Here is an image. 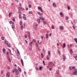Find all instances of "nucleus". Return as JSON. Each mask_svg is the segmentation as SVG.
<instances>
[{
	"instance_id": "4",
	"label": "nucleus",
	"mask_w": 77,
	"mask_h": 77,
	"mask_svg": "<svg viewBox=\"0 0 77 77\" xmlns=\"http://www.w3.org/2000/svg\"><path fill=\"white\" fill-rule=\"evenodd\" d=\"M60 30H63L64 29L63 26H60Z\"/></svg>"
},
{
	"instance_id": "36",
	"label": "nucleus",
	"mask_w": 77,
	"mask_h": 77,
	"mask_svg": "<svg viewBox=\"0 0 77 77\" xmlns=\"http://www.w3.org/2000/svg\"><path fill=\"white\" fill-rule=\"evenodd\" d=\"M43 24H47V23H46V22L44 21L43 22Z\"/></svg>"
},
{
	"instance_id": "55",
	"label": "nucleus",
	"mask_w": 77,
	"mask_h": 77,
	"mask_svg": "<svg viewBox=\"0 0 77 77\" xmlns=\"http://www.w3.org/2000/svg\"><path fill=\"white\" fill-rule=\"evenodd\" d=\"M52 69V68H51L49 69V70L50 71H51Z\"/></svg>"
},
{
	"instance_id": "15",
	"label": "nucleus",
	"mask_w": 77,
	"mask_h": 77,
	"mask_svg": "<svg viewBox=\"0 0 77 77\" xmlns=\"http://www.w3.org/2000/svg\"><path fill=\"white\" fill-rule=\"evenodd\" d=\"M12 29H13V30H14V28H15V26L14 25H12Z\"/></svg>"
},
{
	"instance_id": "50",
	"label": "nucleus",
	"mask_w": 77,
	"mask_h": 77,
	"mask_svg": "<svg viewBox=\"0 0 77 77\" xmlns=\"http://www.w3.org/2000/svg\"><path fill=\"white\" fill-rule=\"evenodd\" d=\"M33 41L34 42H36V40L35 39H33Z\"/></svg>"
},
{
	"instance_id": "28",
	"label": "nucleus",
	"mask_w": 77,
	"mask_h": 77,
	"mask_svg": "<svg viewBox=\"0 0 77 77\" xmlns=\"http://www.w3.org/2000/svg\"><path fill=\"white\" fill-rule=\"evenodd\" d=\"M37 21L39 23H40V19H38Z\"/></svg>"
},
{
	"instance_id": "13",
	"label": "nucleus",
	"mask_w": 77,
	"mask_h": 77,
	"mask_svg": "<svg viewBox=\"0 0 77 77\" xmlns=\"http://www.w3.org/2000/svg\"><path fill=\"white\" fill-rule=\"evenodd\" d=\"M63 60H65V59H66V57L64 55L63 56Z\"/></svg>"
},
{
	"instance_id": "17",
	"label": "nucleus",
	"mask_w": 77,
	"mask_h": 77,
	"mask_svg": "<svg viewBox=\"0 0 77 77\" xmlns=\"http://www.w3.org/2000/svg\"><path fill=\"white\" fill-rule=\"evenodd\" d=\"M74 40L75 41V42H76V43H77V38H75L74 39Z\"/></svg>"
},
{
	"instance_id": "21",
	"label": "nucleus",
	"mask_w": 77,
	"mask_h": 77,
	"mask_svg": "<svg viewBox=\"0 0 77 77\" xmlns=\"http://www.w3.org/2000/svg\"><path fill=\"white\" fill-rule=\"evenodd\" d=\"M33 44V42H30L29 44V46H30L31 45H32Z\"/></svg>"
},
{
	"instance_id": "20",
	"label": "nucleus",
	"mask_w": 77,
	"mask_h": 77,
	"mask_svg": "<svg viewBox=\"0 0 77 77\" xmlns=\"http://www.w3.org/2000/svg\"><path fill=\"white\" fill-rule=\"evenodd\" d=\"M18 69L20 72H21V68H18Z\"/></svg>"
},
{
	"instance_id": "62",
	"label": "nucleus",
	"mask_w": 77,
	"mask_h": 77,
	"mask_svg": "<svg viewBox=\"0 0 77 77\" xmlns=\"http://www.w3.org/2000/svg\"><path fill=\"white\" fill-rule=\"evenodd\" d=\"M40 14V12H38V15H41V14Z\"/></svg>"
},
{
	"instance_id": "48",
	"label": "nucleus",
	"mask_w": 77,
	"mask_h": 77,
	"mask_svg": "<svg viewBox=\"0 0 77 77\" xmlns=\"http://www.w3.org/2000/svg\"><path fill=\"white\" fill-rule=\"evenodd\" d=\"M29 14H32V13L31 11H29Z\"/></svg>"
},
{
	"instance_id": "38",
	"label": "nucleus",
	"mask_w": 77,
	"mask_h": 77,
	"mask_svg": "<svg viewBox=\"0 0 77 77\" xmlns=\"http://www.w3.org/2000/svg\"><path fill=\"white\" fill-rule=\"evenodd\" d=\"M42 67H40L39 69L40 70H41L42 69Z\"/></svg>"
},
{
	"instance_id": "35",
	"label": "nucleus",
	"mask_w": 77,
	"mask_h": 77,
	"mask_svg": "<svg viewBox=\"0 0 77 77\" xmlns=\"http://www.w3.org/2000/svg\"><path fill=\"white\" fill-rule=\"evenodd\" d=\"M70 53H71V54H72V50H70Z\"/></svg>"
},
{
	"instance_id": "39",
	"label": "nucleus",
	"mask_w": 77,
	"mask_h": 77,
	"mask_svg": "<svg viewBox=\"0 0 77 77\" xmlns=\"http://www.w3.org/2000/svg\"><path fill=\"white\" fill-rule=\"evenodd\" d=\"M72 27L74 30H75V27L74 26V25H73L72 26Z\"/></svg>"
},
{
	"instance_id": "59",
	"label": "nucleus",
	"mask_w": 77,
	"mask_h": 77,
	"mask_svg": "<svg viewBox=\"0 0 77 77\" xmlns=\"http://www.w3.org/2000/svg\"><path fill=\"white\" fill-rule=\"evenodd\" d=\"M46 59H47V60H49V57H47Z\"/></svg>"
},
{
	"instance_id": "22",
	"label": "nucleus",
	"mask_w": 77,
	"mask_h": 77,
	"mask_svg": "<svg viewBox=\"0 0 77 77\" xmlns=\"http://www.w3.org/2000/svg\"><path fill=\"white\" fill-rule=\"evenodd\" d=\"M25 36V38H27V34H25L24 35Z\"/></svg>"
},
{
	"instance_id": "34",
	"label": "nucleus",
	"mask_w": 77,
	"mask_h": 77,
	"mask_svg": "<svg viewBox=\"0 0 77 77\" xmlns=\"http://www.w3.org/2000/svg\"><path fill=\"white\" fill-rule=\"evenodd\" d=\"M48 54L50 56V51H48Z\"/></svg>"
},
{
	"instance_id": "8",
	"label": "nucleus",
	"mask_w": 77,
	"mask_h": 77,
	"mask_svg": "<svg viewBox=\"0 0 77 77\" xmlns=\"http://www.w3.org/2000/svg\"><path fill=\"white\" fill-rule=\"evenodd\" d=\"M60 14L61 17H63V15H64L63 14H62V12H60Z\"/></svg>"
},
{
	"instance_id": "60",
	"label": "nucleus",
	"mask_w": 77,
	"mask_h": 77,
	"mask_svg": "<svg viewBox=\"0 0 77 77\" xmlns=\"http://www.w3.org/2000/svg\"><path fill=\"white\" fill-rule=\"evenodd\" d=\"M19 10H21V7L19 8Z\"/></svg>"
},
{
	"instance_id": "26",
	"label": "nucleus",
	"mask_w": 77,
	"mask_h": 77,
	"mask_svg": "<svg viewBox=\"0 0 77 77\" xmlns=\"http://www.w3.org/2000/svg\"><path fill=\"white\" fill-rule=\"evenodd\" d=\"M21 30H23V26H21Z\"/></svg>"
},
{
	"instance_id": "43",
	"label": "nucleus",
	"mask_w": 77,
	"mask_h": 77,
	"mask_svg": "<svg viewBox=\"0 0 77 77\" xmlns=\"http://www.w3.org/2000/svg\"><path fill=\"white\" fill-rule=\"evenodd\" d=\"M9 52H7V56H9Z\"/></svg>"
},
{
	"instance_id": "40",
	"label": "nucleus",
	"mask_w": 77,
	"mask_h": 77,
	"mask_svg": "<svg viewBox=\"0 0 77 77\" xmlns=\"http://www.w3.org/2000/svg\"><path fill=\"white\" fill-rule=\"evenodd\" d=\"M8 60V61L10 62H11V58H9Z\"/></svg>"
},
{
	"instance_id": "27",
	"label": "nucleus",
	"mask_w": 77,
	"mask_h": 77,
	"mask_svg": "<svg viewBox=\"0 0 77 77\" xmlns=\"http://www.w3.org/2000/svg\"><path fill=\"white\" fill-rule=\"evenodd\" d=\"M67 8L68 10H69L70 9H71V7H70L68 6H67Z\"/></svg>"
},
{
	"instance_id": "24",
	"label": "nucleus",
	"mask_w": 77,
	"mask_h": 77,
	"mask_svg": "<svg viewBox=\"0 0 77 77\" xmlns=\"http://www.w3.org/2000/svg\"><path fill=\"white\" fill-rule=\"evenodd\" d=\"M1 39L2 40H4L5 39V38L3 37H1Z\"/></svg>"
},
{
	"instance_id": "3",
	"label": "nucleus",
	"mask_w": 77,
	"mask_h": 77,
	"mask_svg": "<svg viewBox=\"0 0 77 77\" xmlns=\"http://www.w3.org/2000/svg\"><path fill=\"white\" fill-rule=\"evenodd\" d=\"M19 18H20V19H21V13H20V12H19Z\"/></svg>"
},
{
	"instance_id": "44",
	"label": "nucleus",
	"mask_w": 77,
	"mask_h": 77,
	"mask_svg": "<svg viewBox=\"0 0 77 77\" xmlns=\"http://www.w3.org/2000/svg\"><path fill=\"white\" fill-rule=\"evenodd\" d=\"M75 59L77 60V56H76V57H75Z\"/></svg>"
},
{
	"instance_id": "2",
	"label": "nucleus",
	"mask_w": 77,
	"mask_h": 77,
	"mask_svg": "<svg viewBox=\"0 0 77 77\" xmlns=\"http://www.w3.org/2000/svg\"><path fill=\"white\" fill-rule=\"evenodd\" d=\"M10 74L9 72H8L6 75V77H10Z\"/></svg>"
},
{
	"instance_id": "5",
	"label": "nucleus",
	"mask_w": 77,
	"mask_h": 77,
	"mask_svg": "<svg viewBox=\"0 0 77 77\" xmlns=\"http://www.w3.org/2000/svg\"><path fill=\"white\" fill-rule=\"evenodd\" d=\"M53 7H57V5H56V3H53Z\"/></svg>"
},
{
	"instance_id": "51",
	"label": "nucleus",
	"mask_w": 77,
	"mask_h": 77,
	"mask_svg": "<svg viewBox=\"0 0 77 77\" xmlns=\"http://www.w3.org/2000/svg\"><path fill=\"white\" fill-rule=\"evenodd\" d=\"M7 68H8V70H9L10 69V67L9 66H8Z\"/></svg>"
},
{
	"instance_id": "41",
	"label": "nucleus",
	"mask_w": 77,
	"mask_h": 77,
	"mask_svg": "<svg viewBox=\"0 0 77 77\" xmlns=\"http://www.w3.org/2000/svg\"><path fill=\"white\" fill-rule=\"evenodd\" d=\"M72 69H75V66H72Z\"/></svg>"
},
{
	"instance_id": "49",
	"label": "nucleus",
	"mask_w": 77,
	"mask_h": 77,
	"mask_svg": "<svg viewBox=\"0 0 77 77\" xmlns=\"http://www.w3.org/2000/svg\"><path fill=\"white\" fill-rule=\"evenodd\" d=\"M37 42L38 44H41V43H39V40H38Z\"/></svg>"
},
{
	"instance_id": "12",
	"label": "nucleus",
	"mask_w": 77,
	"mask_h": 77,
	"mask_svg": "<svg viewBox=\"0 0 77 77\" xmlns=\"http://www.w3.org/2000/svg\"><path fill=\"white\" fill-rule=\"evenodd\" d=\"M46 39H48V34H46Z\"/></svg>"
},
{
	"instance_id": "45",
	"label": "nucleus",
	"mask_w": 77,
	"mask_h": 77,
	"mask_svg": "<svg viewBox=\"0 0 77 77\" xmlns=\"http://www.w3.org/2000/svg\"><path fill=\"white\" fill-rule=\"evenodd\" d=\"M68 19H69V18H68V17H66V20H68Z\"/></svg>"
},
{
	"instance_id": "46",
	"label": "nucleus",
	"mask_w": 77,
	"mask_h": 77,
	"mask_svg": "<svg viewBox=\"0 0 77 77\" xmlns=\"http://www.w3.org/2000/svg\"><path fill=\"white\" fill-rule=\"evenodd\" d=\"M7 57L8 59H9L11 58L10 57H9V56H7Z\"/></svg>"
},
{
	"instance_id": "47",
	"label": "nucleus",
	"mask_w": 77,
	"mask_h": 77,
	"mask_svg": "<svg viewBox=\"0 0 77 77\" xmlns=\"http://www.w3.org/2000/svg\"><path fill=\"white\" fill-rule=\"evenodd\" d=\"M14 67L15 68H17V65L15 64L14 65Z\"/></svg>"
},
{
	"instance_id": "32",
	"label": "nucleus",
	"mask_w": 77,
	"mask_h": 77,
	"mask_svg": "<svg viewBox=\"0 0 77 77\" xmlns=\"http://www.w3.org/2000/svg\"><path fill=\"white\" fill-rule=\"evenodd\" d=\"M2 50H3V51H6V50H5V49L4 48H3L2 49Z\"/></svg>"
},
{
	"instance_id": "29",
	"label": "nucleus",
	"mask_w": 77,
	"mask_h": 77,
	"mask_svg": "<svg viewBox=\"0 0 77 77\" xmlns=\"http://www.w3.org/2000/svg\"><path fill=\"white\" fill-rule=\"evenodd\" d=\"M29 8H31V7H32V6L31 5L29 4Z\"/></svg>"
},
{
	"instance_id": "1",
	"label": "nucleus",
	"mask_w": 77,
	"mask_h": 77,
	"mask_svg": "<svg viewBox=\"0 0 77 77\" xmlns=\"http://www.w3.org/2000/svg\"><path fill=\"white\" fill-rule=\"evenodd\" d=\"M74 72L73 73V75H77V69H75L74 70Z\"/></svg>"
},
{
	"instance_id": "14",
	"label": "nucleus",
	"mask_w": 77,
	"mask_h": 77,
	"mask_svg": "<svg viewBox=\"0 0 77 77\" xmlns=\"http://www.w3.org/2000/svg\"><path fill=\"white\" fill-rule=\"evenodd\" d=\"M39 19H40V20H45V18H44V17H39Z\"/></svg>"
},
{
	"instance_id": "10",
	"label": "nucleus",
	"mask_w": 77,
	"mask_h": 77,
	"mask_svg": "<svg viewBox=\"0 0 77 77\" xmlns=\"http://www.w3.org/2000/svg\"><path fill=\"white\" fill-rule=\"evenodd\" d=\"M23 20H27L26 17L25 16H23Z\"/></svg>"
},
{
	"instance_id": "61",
	"label": "nucleus",
	"mask_w": 77,
	"mask_h": 77,
	"mask_svg": "<svg viewBox=\"0 0 77 77\" xmlns=\"http://www.w3.org/2000/svg\"><path fill=\"white\" fill-rule=\"evenodd\" d=\"M3 53L4 54H6V52L5 51H3Z\"/></svg>"
},
{
	"instance_id": "25",
	"label": "nucleus",
	"mask_w": 77,
	"mask_h": 77,
	"mask_svg": "<svg viewBox=\"0 0 77 77\" xmlns=\"http://www.w3.org/2000/svg\"><path fill=\"white\" fill-rule=\"evenodd\" d=\"M38 9H39V10H40L41 9H42V8L41 7H38Z\"/></svg>"
},
{
	"instance_id": "42",
	"label": "nucleus",
	"mask_w": 77,
	"mask_h": 77,
	"mask_svg": "<svg viewBox=\"0 0 77 77\" xmlns=\"http://www.w3.org/2000/svg\"><path fill=\"white\" fill-rule=\"evenodd\" d=\"M57 74H59V71H57Z\"/></svg>"
},
{
	"instance_id": "23",
	"label": "nucleus",
	"mask_w": 77,
	"mask_h": 77,
	"mask_svg": "<svg viewBox=\"0 0 77 77\" xmlns=\"http://www.w3.org/2000/svg\"><path fill=\"white\" fill-rule=\"evenodd\" d=\"M69 69H70V70H72V66H69Z\"/></svg>"
},
{
	"instance_id": "6",
	"label": "nucleus",
	"mask_w": 77,
	"mask_h": 77,
	"mask_svg": "<svg viewBox=\"0 0 77 77\" xmlns=\"http://www.w3.org/2000/svg\"><path fill=\"white\" fill-rule=\"evenodd\" d=\"M21 63L22 65V66H24V63L23 62V59H21Z\"/></svg>"
},
{
	"instance_id": "37",
	"label": "nucleus",
	"mask_w": 77,
	"mask_h": 77,
	"mask_svg": "<svg viewBox=\"0 0 77 77\" xmlns=\"http://www.w3.org/2000/svg\"><path fill=\"white\" fill-rule=\"evenodd\" d=\"M20 25H22V21L21 20H20Z\"/></svg>"
},
{
	"instance_id": "18",
	"label": "nucleus",
	"mask_w": 77,
	"mask_h": 77,
	"mask_svg": "<svg viewBox=\"0 0 77 77\" xmlns=\"http://www.w3.org/2000/svg\"><path fill=\"white\" fill-rule=\"evenodd\" d=\"M41 56H42V58H43V57H44V54L42 53H41Z\"/></svg>"
},
{
	"instance_id": "11",
	"label": "nucleus",
	"mask_w": 77,
	"mask_h": 77,
	"mask_svg": "<svg viewBox=\"0 0 77 77\" xmlns=\"http://www.w3.org/2000/svg\"><path fill=\"white\" fill-rule=\"evenodd\" d=\"M17 70V69H16V68L14 69L13 70V72L14 73Z\"/></svg>"
},
{
	"instance_id": "30",
	"label": "nucleus",
	"mask_w": 77,
	"mask_h": 77,
	"mask_svg": "<svg viewBox=\"0 0 77 77\" xmlns=\"http://www.w3.org/2000/svg\"><path fill=\"white\" fill-rule=\"evenodd\" d=\"M6 45H7V46L8 47H11V46L9 44H7Z\"/></svg>"
},
{
	"instance_id": "63",
	"label": "nucleus",
	"mask_w": 77,
	"mask_h": 77,
	"mask_svg": "<svg viewBox=\"0 0 77 77\" xmlns=\"http://www.w3.org/2000/svg\"><path fill=\"white\" fill-rule=\"evenodd\" d=\"M25 42L27 44V41L26 40H25Z\"/></svg>"
},
{
	"instance_id": "16",
	"label": "nucleus",
	"mask_w": 77,
	"mask_h": 77,
	"mask_svg": "<svg viewBox=\"0 0 77 77\" xmlns=\"http://www.w3.org/2000/svg\"><path fill=\"white\" fill-rule=\"evenodd\" d=\"M5 43L6 44H8V42L7 41L5 40Z\"/></svg>"
},
{
	"instance_id": "19",
	"label": "nucleus",
	"mask_w": 77,
	"mask_h": 77,
	"mask_svg": "<svg viewBox=\"0 0 77 77\" xmlns=\"http://www.w3.org/2000/svg\"><path fill=\"white\" fill-rule=\"evenodd\" d=\"M29 39H31V37H30V34H29V35L28 36Z\"/></svg>"
},
{
	"instance_id": "53",
	"label": "nucleus",
	"mask_w": 77,
	"mask_h": 77,
	"mask_svg": "<svg viewBox=\"0 0 77 77\" xmlns=\"http://www.w3.org/2000/svg\"><path fill=\"white\" fill-rule=\"evenodd\" d=\"M8 50L10 51V53H11V49H9Z\"/></svg>"
},
{
	"instance_id": "7",
	"label": "nucleus",
	"mask_w": 77,
	"mask_h": 77,
	"mask_svg": "<svg viewBox=\"0 0 77 77\" xmlns=\"http://www.w3.org/2000/svg\"><path fill=\"white\" fill-rule=\"evenodd\" d=\"M16 75H18L19 74V72H18V70L17 69L16 71Z\"/></svg>"
},
{
	"instance_id": "31",
	"label": "nucleus",
	"mask_w": 77,
	"mask_h": 77,
	"mask_svg": "<svg viewBox=\"0 0 77 77\" xmlns=\"http://www.w3.org/2000/svg\"><path fill=\"white\" fill-rule=\"evenodd\" d=\"M51 64H52V62H49L48 63V65H51Z\"/></svg>"
},
{
	"instance_id": "52",
	"label": "nucleus",
	"mask_w": 77,
	"mask_h": 77,
	"mask_svg": "<svg viewBox=\"0 0 77 77\" xmlns=\"http://www.w3.org/2000/svg\"><path fill=\"white\" fill-rule=\"evenodd\" d=\"M36 70H38V67H36Z\"/></svg>"
},
{
	"instance_id": "56",
	"label": "nucleus",
	"mask_w": 77,
	"mask_h": 77,
	"mask_svg": "<svg viewBox=\"0 0 77 77\" xmlns=\"http://www.w3.org/2000/svg\"><path fill=\"white\" fill-rule=\"evenodd\" d=\"M12 21H9V23H10V24H12Z\"/></svg>"
},
{
	"instance_id": "33",
	"label": "nucleus",
	"mask_w": 77,
	"mask_h": 77,
	"mask_svg": "<svg viewBox=\"0 0 77 77\" xmlns=\"http://www.w3.org/2000/svg\"><path fill=\"white\" fill-rule=\"evenodd\" d=\"M35 46H36V47H38V43H36Z\"/></svg>"
},
{
	"instance_id": "57",
	"label": "nucleus",
	"mask_w": 77,
	"mask_h": 77,
	"mask_svg": "<svg viewBox=\"0 0 77 77\" xmlns=\"http://www.w3.org/2000/svg\"><path fill=\"white\" fill-rule=\"evenodd\" d=\"M9 16V17H11V13H9V14H8Z\"/></svg>"
},
{
	"instance_id": "58",
	"label": "nucleus",
	"mask_w": 77,
	"mask_h": 77,
	"mask_svg": "<svg viewBox=\"0 0 77 77\" xmlns=\"http://www.w3.org/2000/svg\"><path fill=\"white\" fill-rule=\"evenodd\" d=\"M51 29H54V26H52L51 27Z\"/></svg>"
},
{
	"instance_id": "9",
	"label": "nucleus",
	"mask_w": 77,
	"mask_h": 77,
	"mask_svg": "<svg viewBox=\"0 0 77 77\" xmlns=\"http://www.w3.org/2000/svg\"><path fill=\"white\" fill-rule=\"evenodd\" d=\"M63 48H65V47H66V45L65 44V43H63Z\"/></svg>"
},
{
	"instance_id": "54",
	"label": "nucleus",
	"mask_w": 77,
	"mask_h": 77,
	"mask_svg": "<svg viewBox=\"0 0 77 77\" xmlns=\"http://www.w3.org/2000/svg\"><path fill=\"white\" fill-rule=\"evenodd\" d=\"M41 12L42 13H43V11L42 10V9L41 10Z\"/></svg>"
},
{
	"instance_id": "64",
	"label": "nucleus",
	"mask_w": 77,
	"mask_h": 77,
	"mask_svg": "<svg viewBox=\"0 0 77 77\" xmlns=\"http://www.w3.org/2000/svg\"><path fill=\"white\" fill-rule=\"evenodd\" d=\"M47 69H49V66H47Z\"/></svg>"
}]
</instances>
